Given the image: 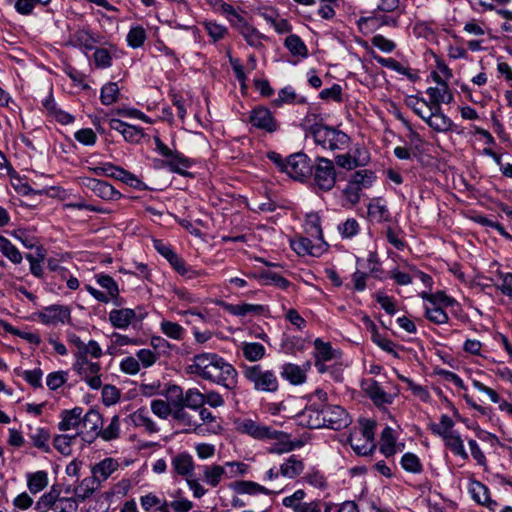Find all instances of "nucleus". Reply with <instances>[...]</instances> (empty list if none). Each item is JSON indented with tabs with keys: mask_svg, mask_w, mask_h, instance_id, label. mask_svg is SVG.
I'll list each match as a JSON object with an SVG mask.
<instances>
[{
	"mask_svg": "<svg viewBox=\"0 0 512 512\" xmlns=\"http://www.w3.org/2000/svg\"><path fill=\"white\" fill-rule=\"evenodd\" d=\"M314 185L321 191H330L336 183L334 164L330 159L317 157L313 171Z\"/></svg>",
	"mask_w": 512,
	"mask_h": 512,
	"instance_id": "39448f33",
	"label": "nucleus"
},
{
	"mask_svg": "<svg viewBox=\"0 0 512 512\" xmlns=\"http://www.w3.org/2000/svg\"><path fill=\"white\" fill-rule=\"evenodd\" d=\"M97 283L104 289L107 290L111 298H116L119 295V289L117 283L112 277L105 274L96 275Z\"/></svg>",
	"mask_w": 512,
	"mask_h": 512,
	"instance_id": "5fc2aeb1",
	"label": "nucleus"
},
{
	"mask_svg": "<svg viewBox=\"0 0 512 512\" xmlns=\"http://www.w3.org/2000/svg\"><path fill=\"white\" fill-rule=\"evenodd\" d=\"M445 445L455 454L460 456L463 460L468 459V454L464 449L463 441L458 433L449 434L443 438Z\"/></svg>",
	"mask_w": 512,
	"mask_h": 512,
	"instance_id": "473e14b6",
	"label": "nucleus"
},
{
	"mask_svg": "<svg viewBox=\"0 0 512 512\" xmlns=\"http://www.w3.org/2000/svg\"><path fill=\"white\" fill-rule=\"evenodd\" d=\"M255 277L262 280L265 285H274L281 289H287L290 285L287 279L270 271L263 272Z\"/></svg>",
	"mask_w": 512,
	"mask_h": 512,
	"instance_id": "79ce46f5",
	"label": "nucleus"
},
{
	"mask_svg": "<svg viewBox=\"0 0 512 512\" xmlns=\"http://www.w3.org/2000/svg\"><path fill=\"white\" fill-rule=\"evenodd\" d=\"M119 87L115 82L106 83L101 89V102L104 105H111L118 100Z\"/></svg>",
	"mask_w": 512,
	"mask_h": 512,
	"instance_id": "37998d69",
	"label": "nucleus"
},
{
	"mask_svg": "<svg viewBox=\"0 0 512 512\" xmlns=\"http://www.w3.org/2000/svg\"><path fill=\"white\" fill-rule=\"evenodd\" d=\"M151 411L161 419H167L173 413L171 405L161 399L151 401Z\"/></svg>",
	"mask_w": 512,
	"mask_h": 512,
	"instance_id": "13d9d810",
	"label": "nucleus"
},
{
	"mask_svg": "<svg viewBox=\"0 0 512 512\" xmlns=\"http://www.w3.org/2000/svg\"><path fill=\"white\" fill-rule=\"evenodd\" d=\"M99 485L100 483L93 476L84 478L74 491L76 498L84 501L89 498L96 489H98Z\"/></svg>",
	"mask_w": 512,
	"mask_h": 512,
	"instance_id": "c756f323",
	"label": "nucleus"
},
{
	"mask_svg": "<svg viewBox=\"0 0 512 512\" xmlns=\"http://www.w3.org/2000/svg\"><path fill=\"white\" fill-rule=\"evenodd\" d=\"M424 121L436 132H448L453 129V121L446 116L441 107H429Z\"/></svg>",
	"mask_w": 512,
	"mask_h": 512,
	"instance_id": "ddd939ff",
	"label": "nucleus"
},
{
	"mask_svg": "<svg viewBox=\"0 0 512 512\" xmlns=\"http://www.w3.org/2000/svg\"><path fill=\"white\" fill-rule=\"evenodd\" d=\"M426 93L429 96V107H441L442 103L451 104L454 101L453 93L447 83H441V85L436 87H429Z\"/></svg>",
	"mask_w": 512,
	"mask_h": 512,
	"instance_id": "dca6fc26",
	"label": "nucleus"
},
{
	"mask_svg": "<svg viewBox=\"0 0 512 512\" xmlns=\"http://www.w3.org/2000/svg\"><path fill=\"white\" fill-rule=\"evenodd\" d=\"M304 471L303 461L296 455H291L280 466V474L283 477L294 479Z\"/></svg>",
	"mask_w": 512,
	"mask_h": 512,
	"instance_id": "5701e85b",
	"label": "nucleus"
},
{
	"mask_svg": "<svg viewBox=\"0 0 512 512\" xmlns=\"http://www.w3.org/2000/svg\"><path fill=\"white\" fill-rule=\"evenodd\" d=\"M285 46L295 56L305 57L307 55V48L301 38L295 34L288 36L285 39Z\"/></svg>",
	"mask_w": 512,
	"mask_h": 512,
	"instance_id": "ea45409f",
	"label": "nucleus"
},
{
	"mask_svg": "<svg viewBox=\"0 0 512 512\" xmlns=\"http://www.w3.org/2000/svg\"><path fill=\"white\" fill-rule=\"evenodd\" d=\"M156 150L163 156L168 158L166 165L170 171L185 175V169L190 166V161L178 152L169 149L159 137H154Z\"/></svg>",
	"mask_w": 512,
	"mask_h": 512,
	"instance_id": "6e6552de",
	"label": "nucleus"
},
{
	"mask_svg": "<svg viewBox=\"0 0 512 512\" xmlns=\"http://www.w3.org/2000/svg\"><path fill=\"white\" fill-rule=\"evenodd\" d=\"M48 485V474L45 471H37L27 474V487L29 491L36 494Z\"/></svg>",
	"mask_w": 512,
	"mask_h": 512,
	"instance_id": "c85d7f7f",
	"label": "nucleus"
},
{
	"mask_svg": "<svg viewBox=\"0 0 512 512\" xmlns=\"http://www.w3.org/2000/svg\"><path fill=\"white\" fill-rule=\"evenodd\" d=\"M243 356L250 362L261 360L265 356V347L257 342H244L242 343Z\"/></svg>",
	"mask_w": 512,
	"mask_h": 512,
	"instance_id": "cd10ccee",
	"label": "nucleus"
},
{
	"mask_svg": "<svg viewBox=\"0 0 512 512\" xmlns=\"http://www.w3.org/2000/svg\"><path fill=\"white\" fill-rule=\"evenodd\" d=\"M145 39H146V32L140 26L132 28L127 35V42L129 44V46H131L133 48H138V47L142 46Z\"/></svg>",
	"mask_w": 512,
	"mask_h": 512,
	"instance_id": "680f3d73",
	"label": "nucleus"
},
{
	"mask_svg": "<svg viewBox=\"0 0 512 512\" xmlns=\"http://www.w3.org/2000/svg\"><path fill=\"white\" fill-rule=\"evenodd\" d=\"M119 390L112 385H105L102 388V400L106 406L112 405L119 400Z\"/></svg>",
	"mask_w": 512,
	"mask_h": 512,
	"instance_id": "338daca9",
	"label": "nucleus"
},
{
	"mask_svg": "<svg viewBox=\"0 0 512 512\" xmlns=\"http://www.w3.org/2000/svg\"><path fill=\"white\" fill-rule=\"evenodd\" d=\"M118 462L113 458H105L92 468V476L101 483L108 479L111 474L117 470Z\"/></svg>",
	"mask_w": 512,
	"mask_h": 512,
	"instance_id": "4be33fe9",
	"label": "nucleus"
},
{
	"mask_svg": "<svg viewBox=\"0 0 512 512\" xmlns=\"http://www.w3.org/2000/svg\"><path fill=\"white\" fill-rule=\"evenodd\" d=\"M115 174V179L120 180L131 187L145 189L144 183L136 175L124 170L123 168L119 167Z\"/></svg>",
	"mask_w": 512,
	"mask_h": 512,
	"instance_id": "09e8293b",
	"label": "nucleus"
},
{
	"mask_svg": "<svg viewBox=\"0 0 512 512\" xmlns=\"http://www.w3.org/2000/svg\"><path fill=\"white\" fill-rule=\"evenodd\" d=\"M82 184L104 200H118L121 197V193L105 181L95 178H84Z\"/></svg>",
	"mask_w": 512,
	"mask_h": 512,
	"instance_id": "9d476101",
	"label": "nucleus"
},
{
	"mask_svg": "<svg viewBox=\"0 0 512 512\" xmlns=\"http://www.w3.org/2000/svg\"><path fill=\"white\" fill-rule=\"evenodd\" d=\"M172 467L176 474L181 476H189L194 469V462L188 453H180L173 457Z\"/></svg>",
	"mask_w": 512,
	"mask_h": 512,
	"instance_id": "b1692460",
	"label": "nucleus"
},
{
	"mask_svg": "<svg viewBox=\"0 0 512 512\" xmlns=\"http://www.w3.org/2000/svg\"><path fill=\"white\" fill-rule=\"evenodd\" d=\"M426 318L435 324H444L448 322V315L443 308L432 305V307H426L425 309Z\"/></svg>",
	"mask_w": 512,
	"mask_h": 512,
	"instance_id": "603ef678",
	"label": "nucleus"
},
{
	"mask_svg": "<svg viewBox=\"0 0 512 512\" xmlns=\"http://www.w3.org/2000/svg\"><path fill=\"white\" fill-rule=\"evenodd\" d=\"M365 160H366L365 157H363V158L352 157V155L349 153L338 155L335 158L336 164L339 167L347 169V170H351V169H354L359 166H364Z\"/></svg>",
	"mask_w": 512,
	"mask_h": 512,
	"instance_id": "c03bdc74",
	"label": "nucleus"
},
{
	"mask_svg": "<svg viewBox=\"0 0 512 512\" xmlns=\"http://www.w3.org/2000/svg\"><path fill=\"white\" fill-rule=\"evenodd\" d=\"M136 318V313L130 308L114 309L109 313V321L113 327L126 329Z\"/></svg>",
	"mask_w": 512,
	"mask_h": 512,
	"instance_id": "a211bd4d",
	"label": "nucleus"
},
{
	"mask_svg": "<svg viewBox=\"0 0 512 512\" xmlns=\"http://www.w3.org/2000/svg\"><path fill=\"white\" fill-rule=\"evenodd\" d=\"M312 171L313 165L304 153L292 154L286 159L284 172L294 180L304 181Z\"/></svg>",
	"mask_w": 512,
	"mask_h": 512,
	"instance_id": "423d86ee",
	"label": "nucleus"
},
{
	"mask_svg": "<svg viewBox=\"0 0 512 512\" xmlns=\"http://www.w3.org/2000/svg\"><path fill=\"white\" fill-rule=\"evenodd\" d=\"M0 252H2L11 262L19 264L22 261V255L19 250L5 237L0 235Z\"/></svg>",
	"mask_w": 512,
	"mask_h": 512,
	"instance_id": "e433bc0d",
	"label": "nucleus"
},
{
	"mask_svg": "<svg viewBox=\"0 0 512 512\" xmlns=\"http://www.w3.org/2000/svg\"><path fill=\"white\" fill-rule=\"evenodd\" d=\"M120 436V417L118 415H114L111 418L110 423L107 427L102 428L98 431V437L103 439L104 441H112Z\"/></svg>",
	"mask_w": 512,
	"mask_h": 512,
	"instance_id": "2f4dec72",
	"label": "nucleus"
},
{
	"mask_svg": "<svg viewBox=\"0 0 512 512\" xmlns=\"http://www.w3.org/2000/svg\"><path fill=\"white\" fill-rule=\"evenodd\" d=\"M311 363L308 361L302 367L292 363H286L282 366L281 376L292 385H300L306 380V372L310 369Z\"/></svg>",
	"mask_w": 512,
	"mask_h": 512,
	"instance_id": "2eb2a0df",
	"label": "nucleus"
},
{
	"mask_svg": "<svg viewBox=\"0 0 512 512\" xmlns=\"http://www.w3.org/2000/svg\"><path fill=\"white\" fill-rule=\"evenodd\" d=\"M380 451L386 457L392 456L396 452L393 430L390 427H385L381 433Z\"/></svg>",
	"mask_w": 512,
	"mask_h": 512,
	"instance_id": "72a5a7b5",
	"label": "nucleus"
},
{
	"mask_svg": "<svg viewBox=\"0 0 512 512\" xmlns=\"http://www.w3.org/2000/svg\"><path fill=\"white\" fill-rule=\"evenodd\" d=\"M226 310L235 316H241L245 317L248 314H262L265 311V307L262 305H256V304H228L226 305Z\"/></svg>",
	"mask_w": 512,
	"mask_h": 512,
	"instance_id": "a878e982",
	"label": "nucleus"
},
{
	"mask_svg": "<svg viewBox=\"0 0 512 512\" xmlns=\"http://www.w3.org/2000/svg\"><path fill=\"white\" fill-rule=\"evenodd\" d=\"M338 231L343 238H352L359 232V224L356 219L348 218L338 226Z\"/></svg>",
	"mask_w": 512,
	"mask_h": 512,
	"instance_id": "052dcab7",
	"label": "nucleus"
},
{
	"mask_svg": "<svg viewBox=\"0 0 512 512\" xmlns=\"http://www.w3.org/2000/svg\"><path fill=\"white\" fill-rule=\"evenodd\" d=\"M100 365L97 362H90L80 370L78 374L89 385L91 389L97 390L102 386Z\"/></svg>",
	"mask_w": 512,
	"mask_h": 512,
	"instance_id": "6ab92c4d",
	"label": "nucleus"
},
{
	"mask_svg": "<svg viewBox=\"0 0 512 512\" xmlns=\"http://www.w3.org/2000/svg\"><path fill=\"white\" fill-rule=\"evenodd\" d=\"M243 374L256 391L273 393L278 390L279 381L273 370L264 369L261 365H252L245 367Z\"/></svg>",
	"mask_w": 512,
	"mask_h": 512,
	"instance_id": "20e7f679",
	"label": "nucleus"
},
{
	"mask_svg": "<svg viewBox=\"0 0 512 512\" xmlns=\"http://www.w3.org/2000/svg\"><path fill=\"white\" fill-rule=\"evenodd\" d=\"M249 122L254 127L270 133L276 131L277 129V124L272 116V113L268 108L263 106L255 107L250 112Z\"/></svg>",
	"mask_w": 512,
	"mask_h": 512,
	"instance_id": "9b49d317",
	"label": "nucleus"
},
{
	"mask_svg": "<svg viewBox=\"0 0 512 512\" xmlns=\"http://www.w3.org/2000/svg\"><path fill=\"white\" fill-rule=\"evenodd\" d=\"M240 33L250 46L258 48L262 45L263 36L253 26L248 24Z\"/></svg>",
	"mask_w": 512,
	"mask_h": 512,
	"instance_id": "4d7b16f0",
	"label": "nucleus"
},
{
	"mask_svg": "<svg viewBox=\"0 0 512 512\" xmlns=\"http://www.w3.org/2000/svg\"><path fill=\"white\" fill-rule=\"evenodd\" d=\"M38 318L43 324L46 325L65 323L70 319V310L66 306L51 305L40 311Z\"/></svg>",
	"mask_w": 512,
	"mask_h": 512,
	"instance_id": "f8f14e48",
	"label": "nucleus"
},
{
	"mask_svg": "<svg viewBox=\"0 0 512 512\" xmlns=\"http://www.w3.org/2000/svg\"><path fill=\"white\" fill-rule=\"evenodd\" d=\"M362 389L376 406L391 404L393 402L394 396L386 393L380 384L373 379L363 381Z\"/></svg>",
	"mask_w": 512,
	"mask_h": 512,
	"instance_id": "4468645a",
	"label": "nucleus"
},
{
	"mask_svg": "<svg viewBox=\"0 0 512 512\" xmlns=\"http://www.w3.org/2000/svg\"><path fill=\"white\" fill-rule=\"evenodd\" d=\"M376 422L372 419H360L359 427H354L348 438L352 449L361 456L370 455L376 445L374 442V428Z\"/></svg>",
	"mask_w": 512,
	"mask_h": 512,
	"instance_id": "f03ea898",
	"label": "nucleus"
},
{
	"mask_svg": "<svg viewBox=\"0 0 512 512\" xmlns=\"http://www.w3.org/2000/svg\"><path fill=\"white\" fill-rule=\"evenodd\" d=\"M234 490L239 494H269L270 491L256 482L252 481H238L233 485Z\"/></svg>",
	"mask_w": 512,
	"mask_h": 512,
	"instance_id": "7c9ffc66",
	"label": "nucleus"
},
{
	"mask_svg": "<svg viewBox=\"0 0 512 512\" xmlns=\"http://www.w3.org/2000/svg\"><path fill=\"white\" fill-rule=\"evenodd\" d=\"M305 495L304 490H296L292 495L285 497L282 500V504L287 508L293 509L294 512H298L305 503L303 502Z\"/></svg>",
	"mask_w": 512,
	"mask_h": 512,
	"instance_id": "6e6d98bb",
	"label": "nucleus"
},
{
	"mask_svg": "<svg viewBox=\"0 0 512 512\" xmlns=\"http://www.w3.org/2000/svg\"><path fill=\"white\" fill-rule=\"evenodd\" d=\"M316 144L324 149L342 150L349 143V137L344 132L324 125H313L310 128Z\"/></svg>",
	"mask_w": 512,
	"mask_h": 512,
	"instance_id": "7ed1b4c3",
	"label": "nucleus"
},
{
	"mask_svg": "<svg viewBox=\"0 0 512 512\" xmlns=\"http://www.w3.org/2000/svg\"><path fill=\"white\" fill-rule=\"evenodd\" d=\"M279 437H270L269 439H275L278 442L268 448V453L271 454H284L293 451L296 447H300L302 443L292 442L289 440V436L283 432L276 431Z\"/></svg>",
	"mask_w": 512,
	"mask_h": 512,
	"instance_id": "412c9836",
	"label": "nucleus"
},
{
	"mask_svg": "<svg viewBox=\"0 0 512 512\" xmlns=\"http://www.w3.org/2000/svg\"><path fill=\"white\" fill-rule=\"evenodd\" d=\"M401 465L404 470L411 473H420L422 471V464L418 456L410 452L402 456Z\"/></svg>",
	"mask_w": 512,
	"mask_h": 512,
	"instance_id": "864d4df0",
	"label": "nucleus"
},
{
	"mask_svg": "<svg viewBox=\"0 0 512 512\" xmlns=\"http://www.w3.org/2000/svg\"><path fill=\"white\" fill-rule=\"evenodd\" d=\"M80 433L74 435L61 434L57 435L53 440L55 449L63 455H69L71 453V445L76 440Z\"/></svg>",
	"mask_w": 512,
	"mask_h": 512,
	"instance_id": "c9c22d12",
	"label": "nucleus"
},
{
	"mask_svg": "<svg viewBox=\"0 0 512 512\" xmlns=\"http://www.w3.org/2000/svg\"><path fill=\"white\" fill-rule=\"evenodd\" d=\"M323 426L334 430L345 428L350 423L348 413L338 405H325L319 411Z\"/></svg>",
	"mask_w": 512,
	"mask_h": 512,
	"instance_id": "0eeeda50",
	"label": "nucleus"
},
{
	"mask_svg": "<svg viewBox=\"0 0 512 512\" xmlns=\"http://www.w3.org/2000/svg\"><path fill=\"white\" fill-rule=\"evenodd\" d=\"M184 402L185 407L198 410L205 404L204 394L195 388L188 389L185 392Z\"/></svg>",
	"mask_w": 512,
	"mask_h": 512,
	"instance_id": "a19ab883",
	"label": "nucleus"
},
{
	"mask_svg": "<svg viewBox=\"0 0 512 512\" xmlns=\"http://www.w3.org/2000/svg\"><path fill=\"white\" fill-rule=\"evenodd\" d=\"M133 423L138 427L145 428L149 433L158 431L156 423L143 410H138L132 415Z\"/></svg>",
	"mask_w": 512,
	"mask_h": 512,
	"instance_id": "58836bf2",
	"label": "nucleus"
},
{
	"mask_svg": "<svg viewBox=\"0 0 512 512\" xmlns=\"http://www.w3.org/2000/svg\"><path fill=\"white\" fill-rule=\"evenodd\" d=\"M160 328L162 333L175 340L182 339L184 335V328L178 323L172 321H162L160 324Z\"/></svg>",
	"mask_w": 512,
	"mask_h": 512,
	"instance_id": "8fccbe9b",
	"label": "nucleus"
},
{
	"mask_svg": "<svg viewBox=\"0 0 512 512\" xmlns=\"http://www.w3.org/2000/svg\"><path fill=\"white\" fill-rule=\"evenodd\" d=\"M224 475L225 468L220 465L208 466L203 472L204 481L212 487H216L221 482Z\"/></svg>",
	"mask_w": 512,
	"mask_h": 512,
	"instance_id": "f704fd0d",
	"label": "nucleus"
},
{
	"mask_svg": "<svg viewBox=\"0 0 512 512\" xmlns=\"http://www.w3.org/2000/svg\"><path fill=\"white\" fill-rule=\"evenodd\" d=\"M49 432L41 427H37L30 433V438L33 441V444L40 449H43L44 451H48L49 447L47 445V442L49 440Z\"/></svg>",
	"mask_w": 512,
	"mask_h": 512,
	"instance_id": "3c124183",
	"label": "nucleus"
},
{
	"mask_svg": "<svg viewBox=\"0 0 512 512\" xmlns=\"http://www.w3.org/2000/svg\"><path fill=\"white\" fill-rule=\"evenodd\" d=\"M137 360L144 368L151 367L157 361V355L150 349H140L136 353Z\"/></svg>",
	"mask_w": 512,
	"mask_h": 512,
	"instance_id": "69168bd1",
	"label": "nucleus"
},
{
	"mask_svg": "<svg viewBox=\"0 0 512 512\" xmlns=\"http://www.w3.org/2000/svg\"><path fill=\"white\" fill-rule=\"evenodd\" d=\"M314 357L315 360H331L333 358V351L330 343L322 341L320 338H317L314 341Z\"/></svg>",
	"mask_w": 512,
	"mask_h": 512,
	"instance_id": "de8ad7c7",
	"label": "nucleus"
},
{
	"mask_svg": "<svg viewBox=\"0 0 512 512\" xmlns=\"http://www.w3.org/2000/svg\"><path fill=\"white\" fill-rule=\"evenodd\" d=\"M453 426H454L453 420L447 415H442L440 418V423L432 424L431 430L434 434L444 438V437L448 436L449 434L455 433V431L452 430Z\"/></svg>",
	"mask_w": 512,
	"mask_h": 512,
	"instance_id": "49530a36",
	"label": "nucleus"
},
{
	"mask_svg": "<svg viewBox=\"0 0 512 512\" xmlns=\"http://www.w3.org/2000/svg\"><path fill=\"white\" fill-rule=\"evenodd\" d=\"M81 424L88 432H93L98 437V431L101 430L103 425L102 415L95 409H89L86 414H82Z\"/></svg>",
	"mask_w": 512,
	"mask_h": 512,
	"instance_id": "393cba45",
	"label": "nucleus"
},
{
	"mask_svg": "<svg viewBox=\"0 0 512 512\" xmlns=\"http://www.w3.org/2000/svg\"><path fill=\"white\" fill-rule=\"evenodd\" d=\"M172 417L174 420L185 426L194 428L201 426V423L199 424L193 420V417L185 410V407H178L177 409H173Z\"/></svg>",
	"mask_w": 512,
	"mask_h": 512,
	"instance_id": "bf43d9fd",
	"label": "nucleus"
},
{
	"mask_svg": "<svg viewBox=\"0 0 512 512\" xmlns=\"http://www.w3.org/2000/svg\"><path fill=\"white\" fill-rule=\"evenodd\" d=\"M406 104L410 107L415 114H417L422 120L425 119L429 110V101L416 96H410L406 100Z\"/></svg>",
	"mask_w": 512,
	"mask_h": 512,
	"instance_id": "a18cd8bd",
	"label": "nucleus"
},
{
	"mask_svg": "<svg viewBox=\"0 0 512 512\" xmlns=\"http://www.w3.org/2000/svg\"><path fill=\"white\" fill-rule=\"evenodd\" d=\"M376 179L375 173L371 170H358L351 175L350 182L357 186L361 191L370 188Z\"/></svg>",
	"mask_w": 512,
	"mask_h": 512,
	"instance_id": "bb28decb",
	"label": "nucleus"
},
{
	"mask_svg": "<svg viewBox=\"0 0 512 512\" xmlns=\"http://www.w3.org/2000/svg\"><path fill=\"white\" fill-rule=\"evenodd\" d=\"M237 430L243 434H247L255 439L263 440L270 437H279L276 430L268 426L261 425L251 419H245L237 424Z\"/></svg>",
	"mask_w": 512,
	"mask_h": 512,
	"instance_id": "1a4fd4ad",
	"label": "nucleus"
},
{
	"mask_svg": "<svg viewBox=\"0 0 512 512\" xmlns=\"http://www.w3.org/2000/svg\"><path fill=\"white\" fill-rule=\"evenodd\" d=\"M361 190L353 183L348 181L346 188L343 190V194L346 200L352 205H356L360 201Z\"/></svg>",
	"mask_w": 512,
	"mask_h": 512,
	"instance_id": "774afa93",
	"label": "nucleus"
},
{
	"mask_svg": "<svg viewBox=\"0 0 512 512\" xmlns=\"http://www.w3.org/2000/svg\"><path fill=\"white\" fill-rule=\"evenodd\" d=\"M72 40L77 45L83 46L86 49H92L93 45L95 43L94 38L92 37V35L88 31H86L84 29L77 30L73 34Z\"/></svg>",
	"mask_w": 512,
	"mask_h": 512,
	"instance_id": "e2e57ef3",
	"label": "nucleus"
},
{
	"mask_svg": "<svg viewBox=\"0 0 512 512\" xmlns=\"http://www.w3.org/2000/svg\"><path fill=\"white\" fill-rule=\"evenodd\" d=\"M368 213L377 221H387L390 217L387 206L379 199H374L368 205Z\"/></svg>",
	"mask_w": 512,
	"mask_h": 512,
	"instance_id": "4c0bfd02",
	"label": "nucleus"
},
{
	"mask_svg": "<svg viewBox=\"0 0 512 512\" xmlns=\"http://www.w3.org/2000/svg\"><path fill=\"white\" fill-rule=\"evenodd\" d=\"M469 491L476 502L487 506L491 511L495 510L498 504L490 499L489 490L484 484L474 481L471 483Z\"/></svg>",
	"mask_w": 512,
	"mask_h": 512,
	"instance_id": "aec40b11",
	"label": "nucleus"
},
{
	"mask_svg": "<svg viewBox=\"0 0 512 512\" xmlns=\"http://www.w3.org/2000/svg\"><path fill=\"white\" fill-rule=\"evenodd\" d=\"M187 372L228 390L235 389L238 382L236 369L216 353L195 355L187 367Z\"/></svg>",
	"mask_w": 512,
	"mask_h": 512,
	"instance_id": "f257e3e1",
	"label": "nucleus"
},
{
	"mask_svg": "<svg viewBox=\"0 0 512 512\" xmlns=\"http://www.w3.org/2000/svg\"><path fill=\"white\" fill-rule=\"evenodd\" d=\"M398 378L405 382L413 394L418 396L421 400L427 401L429 399V392L423 386L414 383L411 379L403 375H398Z\"/></svg>",
	"mask_w": 512,
	"mask_h": 512,
	"instance_id": "0e129e2a",
	"label": "nucleus"
},
{
	"mask_svg": "<svg viewBox=\"0 0 512 512\" xmlns=\"http://www.w3.org/2000/svg\"><path fill=\"white\" fill-rule=\"evenodd\" d=\"M82 407H74L70 410H63L60 414L61 421L58 423L60 431H68L78 428L82 423Z\"/></svg>",
	"mask_w": 512,
	"mask_h": 512,
	"instance_id": "f3484780",
	"label": "nucleus"
}]
</instances>
